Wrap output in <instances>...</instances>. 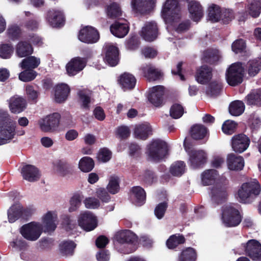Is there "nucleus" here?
Segmentation results:
<instances>
[{
  "instance_id": "obj_50",
  "label": "nucleus",
  "mask_w": 261,
  "mask_h": 261,
  "mask_svg": "<svg viewBox=\"0 0 261 261\" xmlns=\"http://www.w3.org/2000/svg\"><path fill=\"white\" fill-rule=\"evenodd\" d=\"M203 56L205 62L213 63L219 60V51L216 49H207L203 52Z\"/></svg>"
},
{
  "instance_id": "obj_42",
  "label": "nucleus",
  "mask_w": 261,
  "mask_h": 261,
  "mask_svg": "<svg viewBox=\"0 0 261 261\" xmlns=\"http://www.w3.org/2000/svg\"><path fill=\"white\" fill-rule=\"evenodd\" d=\"M185 242L184 237L179 234L171 236L166 241V245L170 249H174L178 245L182 244Z\"/></svg>"
},
{
  "instance_id": "obj_57",
  "label": "nucleus",
  "mask_w": 261,
  "mask_h": 261,
  "mask_svg": "<svg viewBox=\"0 0 261 261\" xmlns=\"http://www.w3.org/2000/svg\"><path fill=\"white\" fill-rule=\"evenodd\" d=\"M112 157L111 151L107 148H103L99 149L97 158L98 160L102 163L108 162Z\"/></svg>"
},
{
  "instance_id": "obj_15",
  "label": "nucleus",
  "mask_w": 261,
  "mask_h": 261,
  "mask_svg": "<svg viewBox=\"0 0 261 261\" xmlns=\"http://www.w3.org/2000/svg\"><path fill=\"white\" fill-rule=\"evenodd\" d=\"M189 154L191 166L193 168H199L206 162L207 155L203 150H191Z\"/></svg>"
},
{
  "instance_id": "obj_8",
  "label": "nucleus",
  "mask_w": 261,
  "mask_h": 261,
  "mask_svg": "<svg viewBox=\"0 0 261 261\" xmlns=\"http://www.w3.org/2000/svg\"><path fill=\"white\" fill-rule=\"evenodd\" d=\"M61 116L58 113H54L42 118L39 122L40 129L44 132H53L59 125Z\"/></svg>"
},
{
  "instance_id": "obj_59",
  "label": "nucleus",
  "mask_w": 261,
  "mask_h": 261,
  "mask_svg": "<svg viewBox=\"0 0 261 261\" xmlns=\"http://www.w3.org/2000/svg\"><path fill=\"white\" fill-rule=\"evenodd\" d=\"M107 188L111 194L117 193L119 190L118 178L116 177H111Z\"/></svg>"
},
{
  "instance_id": "obj_60",
  "label": "nucleus",
  "mask_w": 261,
  "mask_h": 261,
  "mask_svg": "<svg viewBox=\"0 0 261 261\" xmlns=\"http://www.w3.org/2000/svg\"><path fill=\"white\" fill-rule=\"evenodd\" d=\"M82 197L80 195L73 196L70 200L69 211L71 212L76 211L81 205Z\"/></svg>"
},
{
  "instance_id": "obj_13",
  "label": "nucleus",
  "mask_w": 261,
  "mask_h": 261,
  "mask_svg": "<svg viewBox=\"0 0 261 261\" xmlns=\"http://www.w3.org/2000/svg\"><path fill=\"white\" fill-rule=\"evenodd\" d=\"M117 241L121 244L126 243L127 247H130L129 250L126 251V253L133 252L136 250L135 246H133V244L137 242V237L136 235L130 230H125L119 232L116 236Z\"/></svg>"
},
{
  "instance_id": "obj_19",
  "label": "nucleus",
  "mask_w": 261,
  "mask_h": 261,
  "mask_svg": "<svg viewBox=\"0 0 261 261\" xmlns=\"http://www.w3.org/2000/svg\"><path fill=\"white\" fill-rule=\"evenodd\" d=\"M106 50L105 60L111 66H114L118 62V49L110 43L106 44L105 46Z\"/></svg>"
},
{
  "instance_id": "obj_21",
  "label": "nucleus",
  "mask_w": 261,
  "mask_h": 261,
  "mask_svg": "<svg viewBox=\"0 0 261 261\" xmlns=\"http://www.w3.org/2000/svg\"><path fill=\"white\" fill-rule=\"evenodd\" d=\"M188 10L190 18L194 21H199L203 16V8L198 2H190L188 4Z\"/></svg>"
},
{
  "instance_id": "obj_29",
  "label": "nucleus",
  "mask_w": 261,
  "mask_h": 261,
  "mask_svg": "<svg viewBox=\"0 0 261 261\" xmlns=\"http://www.w3.org/2000/svg\"><path fill=\"white\" fill-rule=\"evenodd\" d=\"M111 33L118 38H123L128 33L129 27L126 23L115 22L111 25Z\"/></svg>"
},
{
  "instance_id": "obj_64",
  "label": "nucleus",
  "mask_w": 261,
  "mask_h": 261,
  "mask_svg": "<svg viewBox=\"0 0 261 261\" xmlns=\"http://www.w3.org/2000/svg\"><path fill=\"white\" fill-rule=\"evenodd\" d=\"M245 47V42L242 39L236 40L232 43L231 46L232 51L236 54L243 51Z\"/></svg>"
},
{
  "instance_id": "obj_12",
  "label": "nucleus",
  "mask_w": 261,
  "mask_h": 261,
  "mask_svg": "<svg viewBox=\"0 0 261 261\" xmlns=\"http://www.w3.org/2000/svg\"><path fill=\"white\" fill-rule=\"evenodd\" d=\"M99 38L97 31L92 27H86L82 29L79 35V39L82 42L86 43L96 42Z\"/></svg>"
},
{
  "instance_id": "obj_20",
  "label": "nucleus",
  "mask_w": 261,
  "mask_h": 261,
  "mask_svg": "<svg viewBox=\"0 0 261 261\" xmlns=\"http://www.w3.org/2000/svg\"><path fill=\"white\" fill-rule=\"evenodd\" d=\"M21 173L23 179L30 182L37 181L40 177L38 169L31 165L24 166L21 169Z\"/></svg>"
},
{
  "instance_id": "obj_5",
  "label": "nucleus",
  "mask_w": 261,
  "mask_h": 261,
  "mask_svg": "<svg viewBox=\"0 0 261 261\" xmlns=\"http://www.w3.org/2000/svg\"><path fill=\"white\" fill-rule=\"evenodd\" d=\"M244 68L240 63L232 64L227 71L226 77L228 84L236 86L243 82Z\"/></svg>"
},
{
  "instance_id": "obj_53",
  "label": "nucleus",
  "mask_w": 261,
  "mask_h": 261,
  "mask_svg": "<svg viewBox=\"0 0 261 261\" xmlns=\"http://www.w3.org/2000/svg\"><path fill=\"white\" fill-rule=\"evenodd\" d=\"M237 125V124L234 121L228 120L223 124L222 129L224 134L231 135L235 132Z\"/></svg>"
},
{
  "instance_id": "obj_46",
  "label": "nucleus",
  "mask_w": 261,
  "mask_h": 261,
  "mask_svg": "<svg viewBox=\"0 0 261 261\" xmlns=\"http://www.w3.org/2000/svg\"><path fill=\"white\" fill-rule=\"evenodd\" d=\"M186 170V165L182 161H177L172 164L170 172L173 176H179L184 173Z\"/></svg>"
},
{
  "instance_id": "obj_24",
  "label": "nucleus",
  "mask_w": 261,
  "mask_h": 261,
  "mask_svg": "<svg viewBox=\"0 0 261 261\" xmlns=\"http://www.w3.org/2000/svg\"><path fill=\"white\" fill-rule=\"evenodd\" d=\"M154 4V0H132L131 6L134 10L140 13L150 11Z\"/></svg>"
},
{
  "instance_id": "obj_17",
  "label": "nucleus",
  "mask_w": 261,
  "mask_h": 261,
  "mask_svg": "<svg viewBox=\"0 0 261 261\" xmlns=\"http://www.w3.org/2000/svg\"><path fill=\"white\" fill-rule=\"evenodd\" d=\"M8 101L10 111L12 113L19 114L23 111L26 108L25 99L18 95L11 97Z\"/></svg>"
},
{
  "instance_id": "obj_54",
  "label": "nucleus",
  "mask_w": 261,
  "mask_h": 261,
  "mask_svg": "<svg viewBox=\"0 0 261 261\" xmlns=\"http://www.w3.org/2000/svg\"><path fill=\"white\" fill-rule=\"evenodd\" d=\"M77 94L82 102V107L85 109H89V103L90 102L89 91L86 90H80L78 91Z\"/></svg>"
},
{
  "instance_id": "obj_47",
  "label": "nucleus",
  "mask_w": 261,
  "mask_h": 261,
  "mask_svg": "<svg viewBox=\"0 0 261 261\" xmlns=\"http://www.w3.org/2000/svg\"><path fill=\"white\" fill-rule=\"evenodd\" d=\"M107 13L108 16L111 18H116L122 15V11L119 4L114 2L108 6Z\"/></svg>"
},
{
  "instance_id": "obj_23",
  "label": "nucleus",
  "mask_w": 261,
  "mask_h": 261,
  "mask_svg": "<svg viewBox=\"0 0 261 261\" xmlns=\"http://www.w3.org/2000/svg\"><path fill=\"white\" fill-rule=\"evenodd\" d=\"M164 88L163 86H156L150 90L148 99L155 106H160L163 101Z\"/></svg>"
},
{
  "instance_id": "obj_11",
  "label": "nucleus",
  "mask_w": 261,
  "mask_h": 261,
  "mask_svg": "<svg viewBox=\"0 0 261 261\" xmlns=\"http://www.w3.org/2000/svg\"><path fill=\"white\" fill-rule=\"evenodd\" d=\"M246 254L252 260H261V244L255 240H250L244 245Z\"/></svg>"
},
{
  "instance_id": "obj_33",
  "label": "nucleus",
  "mask_w": 261,
  "mask_h": 261,
  "mask_svg": "<svg viewBox=\"0 0 261 261\" xmlns=\"http://www.w3.org/2000/svg\"><path fill=\"white\" fill-rule=\"evenodd\" d=\"M54 170L60 176H64L71 172L72 168L66 161L59 160L54 164Z\"/></svg>"
},
{
  "instance_id": "obj_61",
  "label": "nucleus",
  "mask_w": 261,
  "mask_h": 261,
  "mask_svg": "<svg viewBox=\"0 0 261 261\" xmlns=\"http://www.w3.org/2000/svg\"><path fill=\"white\" fill-rule=\"evenodd\" d=\"M84 203L86 208L94 209L98 208L100 205L98 199L95 197H88L85 199Z\"/></svg>"
},
{
  "instance_id": "obj_45",
  "label": "nucleus",
  "mask_w": 261,
  "mask_h": 261,
  "mask_svg": "<svg viewBox=\"0 0 261 261\" xmlns=\"http://www.w3.org/2000/svg\"><path fill=\"white\" fill-rule=\"evenodd\" d=\"M217 176V171L214 169H210L204 171L201 175L202 182L207 186L213 183Z\"/></svg>"
},
{
  "instance_id": "obj_36",
  "label": "nucleus",
  "mask_w": 261,
  "mask_h": 261,
  "mask_svg": "<svg viewBox=\"0 0 261 261\" xmlns=\"http://www.w3.org/2000/svg\"><path fill=\"white\" fill-rule=\"evenodd\" d=\"M33 49L31 45L25 41L19 42L16 48V54L19 57H27L33 53Z\"/></svg>"
},
{
  "instance_id": "obj_62",
  "label": "nucleus",
  "mask_w": 261,
  "mask_h": 261,
  "mask_svg": "<svg viewBox=\"0 0 261 261\" xmlns=\"http://www.w3.org/2000/svg\"><path fill=\"white\" fill-rule=\"evenodd\" d=\"M167 207V203L165 202L159 203L155 207L154 209V214L158 219H160L163 217Z\"/></svg>"
},
{
  "instance_id": "obj_38",
  "label": "nucleus",
  "mask_w": 261,
  "mask_h": 261,
  "mask_svg": "<svg viewBox=\"0 0 261 261\" xmlns=\"http://www.w3.org/2000/svg\"><path fill=\"white\" fill-rule=\"evenodd\" d=\"M207 133L206 128L201 124L193 125L190 130L191 137L195 140L203 139Z\"/></svg>"
},
{
  "instance_id": "obj_41",
  "label": "nucleus",
  "mask_w": 261,
  "mask_h": 261,
  "mask_svg": "<svg viewBox=\"0 0 261 261\" xmlns=\"http://www.w3.org/2000/svg\"><path fill=\"white\" fill-rule=\"evenodd\" d=\"M22 213V207L20 205H14L8 211V218L10 223L18 219Z\"/></svg>"
},
{
  "instance_id": "obj_10",
  "label": "nucleus",
  "mask_w": 261,
  "mask_h": 261,
  "mask_svg": "<svg viewBox=\"0 0 261 261\" xmlns=\"http://www.w3.org/2000/svg\"><path fill=\"white\" fill-rule=\"evenodd\" d=\"M231 142L232 150L236 152L242 153L248 148L250 141L246 135L240 134L233 136Z\"/></svg>"
},
{
  "instance_id": "obj_34",
  "label": "nucleus",
  "mask_w": 261,
  "mask_h": 261,
  "mask_svg": "<svg viewBox=\"0 0 261 261\" xmlns=\"http://www.w3.org/2000/svg\"><path fill=\"white\" fill-rule=\"evenodd\" d=\"M222 88L220 81H213L206 88V94L211 97H215L220 95Z\"/></svg>"
},
{
  "instance_id": "obj_1",
  "label": "nucleus",
  "mask_w": 261,
  "mask_h": 261,
  "mask_svg": "<svg viewBox=\"0 0 261 261\" xmlns=\"http://www.w3.org/2000/svg\"><path fill=\"white\" fill-rule=\"evenodd\" d=\"M16 123L7 111L0 110V145L9 142L16 134Z\"/></svg>"
},
{
  "instance_id": "obj_28",
  "label": "nucleus",
  "mask_w": 261,
  "mask_h": 261,
  "mask_svg": "<svg viewBox=\"0 0 261 261\" xmlns=\"http://www.w3.org/2000/svg\"><path fill=\"white\" fill-rule=\"evenodd\" d=\"M144 76L149 81L159 80L163 73L151 65H147L142 68Z\"/></svg>"
},
{
  "instance_id": "obj_18",
  "label": "nucleus",
  "mask_w": 261,
  "mask_h": 261,
  "mask_svg": "<svg viewBox=\"0 0 261 261\" xmlns=\"http://www.w3.org/2000/svg\"><path fill=\"white\" fill-rule=\"evenodd\" d=\"M141 36L147 41H152L156 39L158 35V27L154 22L146 23L142 28Z\"/></svg>"
},
{
  "instance_id": "obj_63",
  "label": "nucleus",
  "mask_w": 261,
  "mask_h": 261,
  "mask_svg": "<svg viewBox=\"0 0 261 261\" xmlns=\"http://www.w3.org/2000/svg\"><path fill=\"white\" fill-rule=\"evenodd\" d=\"M20 33L19 28L15 25L10 26L7 30V34L9 37L12 39L17 38L20 36Z\"/></svg>"
},
{
  "instance_id": "obj_43",
  "label": "nucleus",
  "mask_w": 261,
  "mask_h": 261,
  "mask_svg": "<svg viewBox=\"0 0 261 261\" xmlns=\"http://www.w3.org/2000/svg\"><path fill=\"white\" fill-rule=\"evenodd\" d=\"M245 110L244 103L240 100L232 102L229 107V112L231 115L238 116L241 115Z\"/></svg>"
},
{
  "instance_id": "obj_52",
  "label": "nucleus",
  "mask_w": 261,
  "mask_h": 261,
  "mask_svg": "<svg viewBox=\"0 0 261 261\" xmlns=\"http://www.w3.org/2000/svg\"><path fill=\"white\" fill-rule=\"evenodd\" d=\"M37 73L32 69H24L19 74V79L24 82H28L35 79Z\"/></svg>"
},
{
  "instance_id": "obj_9",
  "label": "nucleus",
  "mask_w": 261,
  "mask_h": 261,
  "mask_svg": "<svg viewBox=\"0 0 261 261\" xmlns=\"http://www.w3.org/2000/svg\"><path fill=\"white\" fill-rule=\"evenodd\" d=\"M78 222L79 226L87 231L94 229L97 225L96 217L92 213L88 211L80 215Z\"/></svg>"
},
{
  "instance_id": "obj_3",
  "label": "nucleus",
  "mask_w": 261,
  "mask_h": 261,
  "mask_svg": "<svg viewBox=\"0 0 261 261\" xmlns=\"http://www.w3.org/2000/svg\"><path fill=\"white\" fill-rule=\"evenodd\" d=\"M147 153L151 160L159 162L168 154L167 144L161 140H154L148 146Z\"/></svg>"
},
{
  "instance_id": "obj_44",
  "label": "nucleus",
  "mask_w": 261,
  "mask_h": 261,
  "mask_svg": "<svg viewBox=\"0 0 261 261\" xmlns=\"http://www.w3.org/2000/svg\"><path fill=\"white\" fill-rule=\"evenodd\" d=\"M94 167V162L93 159L89 156L82 158L79 163L80 169L84 172L91 171Z\"/></svg>"
},
{
  "instance_id": "obj_48",
  "label": "nucleus",
  "mask_w": 261,
  "mask_h": 261,
  "mask_svg": "<svg viewBox=\"0 0 261 261\" xmlns=\"http://www.w3.org/2000/svg\"><path fill=\"white\" fill-rule=\"evenodd\" d=\"M220 8L215 4L212 5L208 8V17L211 21L214 22H218L221 20Z\"/></svg>"
},
{
  "instance_id": "obj_30",
  "label": "nucleus",
  "mask_w": 261,
  "mask_h": 261,
  "mask_svg": "<svg viewBox=\"0 0 261 261\" xmlns=\"http://www.w3.org/2000/svg\"><path fill=\"white\" fill-rule=\"evenodd\" d=\"M70 92V89L67 84H61L58 85L55 89V100L58 103L65 101Z\"/></svg>"
},
{
  "instance_id": "obj_4",
  "label": "nucleus",
  "mask_w": 261,
  "mask_h": 261,
  "mask_svg": "<svg viewBox=\"0 0 261 261\" xmlns=\"http://www.w3.org/2000/svg\"><path fill=\"white\" fill-rule=\"evenodd\" d=\"M162 15L166 23H171L180 17V8L176 0H166L162 9Z\"/></svg>"
},
{
  "instance_id": "obj_22",
  "label": "nucleus",
  "mask_w": 261,
  "mask_h": 261,
  "mask_svg": "<svg viewBox=\"0 0 261 261\" xmlns=\"http://www.w3.org/2000/svg\"><path fill=\"white\" fill-rule=\"evenodd\" d=\"M46 19L53 27H58L63 25L65 20L63 13L59 10H51L47 12Z\"/></svg>"
},
{
  "instance_id": "obj_14",
  "label": "nucleus",
  "mask_w": 261,
  "mask_h": 261,
  "mask_svg": "<svg viewBox=\"0 0 261 261\" xmlns=\"http://www.w3.org/2000/svg\"><path fill=\"white\" fill-rule=\"evenodd\" d=\"M86 60L80 57L72 59L66 65V71L68 74L73 76L82 71L86 65Z\"/></svg>"
},
{
  "instance_id": "obj_26",
  "label": "nucleus",
  "mask_w": 261,
  "mask_h": 261,
  "mask_svg": "<svg viewBox=\"0 0 261 261\" xmlns=\"http://www.w3.org/2000/svg\"><path fill=\"white\" fill-rule=\"evenodd\" d=\"M212 69L206 65H203L196 71L195 78L197 82L201 84L207 83L212 76Z\"/></svg>"
},
{
  "instance_id": "obj_55",
  "label": "nucleus",
  "mask_w": 261,
  "mask_h": 261,
  "mask_svg": "<svg viewBox=\"0 0 261 261\" xmlns=\"http://www.w3.org/2000/svg\"><path fill=\"white\" fill-rule=\"evenodd\" d=\"M13 53V47L10 44L0 45V57L4 59L9 58Z\"/></svg>"
},
{
  "instance_id": "obj_39",
  "label": "nucleus",
  "mask_w": 261,
  "mask_h": 261,
  "mask_svg": "<svg viewBox=\"0 0 261 261\" xmlns=\"http://www.w3.org/2000/svg\"><path fill=\"white\" fill-rule=\"evenodd\" d=\"M246 101L249 105L261 106V90H253L246 97Z\"/></svg>"
},
{
  "instance_id": "obj_51",
  "label": "nucleus",
  "mask_w": 261,
  "mask_h": 261,
  "mask_svg": "<svg viewBox=\"0 0 261 261\" xmlns=\"http://www.w3.org/2000/svg\"><path fill=\"white\" fill-rule=\"evenodd\" d=\"M76 244L72 241H64L60 244V250L65 255H72Z\"/></svg>"
},
{
  "instance_id": "obj_49",
  "label": "nucleus",
  "mask_w": 261,
  "mask_h": 261,
  "mask_svg": "<svg viewBox=\"0 0 261 261\" xmlns=\"http://www.w3.org/2000/svg\"><path fill=\"white\" fill-rule=\"evenodd\" d=\"M196 253L192 248H187L179 256L178 261H195Z\"/></svg>"
},
{
  "instance_id": "obj_16",
  "label": "nucleus",
  "mask_w": 261,
  "mask_h": 261,
  "mask_svg": "<svg viewBox=\"0 0 261 261\" xmlns=\"http://www.w3.org/2000/svg\"><path fill=\"white\" fill-rule=\"evenodd\" d=\"M41 224L44 232H50L54 231L57 227L58 218L56 213L48 212L43 217Z\"/></svg>"
},
{
  "instance_id": "obj_27",
  "label": "nucleus",
  "mask_w": 261,
  "mask_h": 261,
  "mask_svg": "<svg viewBox=\"0 0 261 261\" xmlns=\"http://www.w3.org/2000/svg\"><path fill=\"white\" fill-rule=\"evenodd\" d=\"M119 83L124 90H132L136 84V79L132 74L125 72L120 76Z\"/></svg>"
},
{
  "instance_id": "obj_6",
  "label": "nucleus",
  "mask_w": 261,
  "mask_h": 261,
  "mask_svg": "<svg viewBox=\"0 0 261 261\" xmlns=\"http://www.w3.org/2000/svg\"><path fill=\"white\" fill-rule=\"evenodd\" d=\"M222 220L227 227H234L238 225L242 220V217L239 211L231 205H227L222 211Z\"/></svg>"
},
{
  "instance_id": "obj_58",
  "label": "nucleus",
  "mask_w": 261,
  "mask_h": 261,
  "mask_svg": "<svg viewBox=\"0 0 261 261\" xmlns=\"http://www.w3.org/2000/svg\"><path fill=\"white\" fill-rule=\"evenodd\" d=\"M184 114V108L179 104L175 103L172 105L170 110V116L174 119H178Z\"/></svg>"
},
{
  "instance_id": "obj_37",
  "label": "nucleus",
  "mask_w": 261,
  "mask_h": 261,
  "mask_svg": "<svg viewBox=\"0 0 261 261\" xmlns=\"http://www.w3.org/2000/svg\"><path fill=\"white\" fill-rule=\"evenodd\" d=\"M247 10L252 17H257L261 12V0H249Z\"/></svg>"
},
{
  "instance_id": "obj_25",
  "label": "nucleus",
  "mask_w": 261,
  "mask_h": 261,
  "mask_svg": "<svg viewBox=\"0 0 261 261\" xmlns=\"http://www.w3.org/2000/svg\"><path fill=\"white\" fill-rule=\"evenodd\" d=\"M226 161L228 168L231 170H241L244 166L243 157L233 153L228 154Z\"/></svg>"
},
{
  "instance_id": "obj_2",
  "label": "nucleus",
  "mask_w": 261,
  "mask_h": 261,
  "mask_svg": "<svg viewBox=\"0 0 261 261\" xmlns=\"http://www.w3.org/2000/svg\"><path fill=\"white\" fill-rule=\"evenodd\" d=\"M260 192L261 187L256 179L248 181L243 183L238 190V200L243 203H251L260 194Z\"/></svg>"
},
{
  "instance_id": "obj_56",
  "label": "nucleus",
  "mask_w": 261,
  "mask_h": 261,
  "mask_svg": "<svg viewBox=\"0 0 261 261\" xmlns=\"http://www.w3.org/2000/svg\"><path fill=\"white\" fill-rule=\"evenodd\" d=\"M260 69L261 65L258 59L248 62V73L250 76H255Z\"/></svg>"
},
{
  "instance_id": "obj_7",
  "label": "nucleus",
  "mask_w": 261,
  "mask_h": 261,
  "mask_svg": "<svg viewBox=\"0 0 261 261\" xmlns=\"http://www.w3.org/2000/svg\"><path fill=\"white\" fill-rule=\"evenodd\" d=\"M43 231L41 224L32 222L23 225L20 228V233L27 240L35 241L41 236Z\"/></svg>"
},
{
  "instance_id": "obj_31",
  "label": "nucleus",
  "mask_w": 261,
  "mask_h": 261,
  "mask_svg": "<svg viewBox=\"0 0 261 261\" xmlns=\"http://www.w3.org/2000/svg\"><path fill=\"white\" fill-rule=\"evenodd\" d=\"M226 188L224 186L217 185L212 189V199L213 201L219 203L227 197Z\"/></svg>"
},
{
  "instance_id": "obj_32",
  "label": "nucleus",
  "mask_w": 261,
  "mask_h": 261,
  "mask_svg": "<svg viewBox=\"0 0 261 261\" xmlns=\"http://www.w3.org/2000/svg\"><path fill=\"white\" fill-rule=\"evenodd\" d=\"M151 131L150 126L148 124H141L136 125L134 135L135 137L142 140H146L148 135L149 133Z\"/></svg>"
},
{
  "instance_id": "obj_40",
  "label": "nucleus",
  "mask_w": 261,
  "mask_h": 261,
  "mask_svg": "<svg viewBox=\"0 0 261 261\" xmlns=\"http://www.w3.org/2000/svg\"><path fill=\"white\" fill-rule=\"evenodd\" d=\"M132 196L135 199L136 204L141 205L146 199V193L144 190L140 186L133 187L132 190Z\"/></svg>"
},
{
  "instance_id": "obj_35",
  "label": "nucleus",
  "mask_w": 261,
  "mask_h": 261,
  "mask_svg": "<svg viewBox=\"0 0 261 261\" xmlns=\"http://www.w3.org/2000/svg\"><path fill=\"white\" fill-rule=\"evenodd\" d=\"M40 64V59L34 56H30L22 60L19 66L23 69H32L37 68Z\"/></svg>"
}]
</instances>
